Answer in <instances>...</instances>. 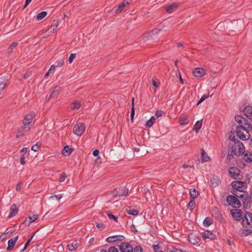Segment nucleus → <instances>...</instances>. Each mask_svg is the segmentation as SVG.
<instances>
[{
    "label": "nucleus",
    "instance_id": "obj_3",
    "mask_svg": "<svg viewBox=\"0 0 252 252\" xmlns=\"http://www.w3.org/2000/svg\"><path fill=\"white\" fill-rule=\"evenodd\" d=\"M243 226L246 228H252V213L247 212L242 219Z\"/></svg>",
    "mask_w": 252,
    "mask_h": 252
},
{
    "label": "nucleus",
    "instance_id": "obj_9",
    "mask_svg": "<svg viewBox=\"0 0 252 252\" xmlns=\"http://www.w3.org/2000/svg\"><path fill=\"white\" fill-rule=\"evenodd\" d=\"M125 239V237L121 235H113L106 238L107 242H114L116 241H122Z\"/></svg>",
    "mask_w": 252,
    "mask_h": 252
},
{
    "label": "nucleus",
    "instance_id": "obj_29",
    "mask_svg": "<svg viewBox=\"0 0 252 252\" xmlns=\"http://www.w3.org/2000/svg\"><path fill=\"white\" fill-rule=\"evenodd\" d=\"M6 82L7 81L5 77L0 78V92L5 88Z\"/></svg>",
    "mask_w": 252,
    "mask_h": 252
},
{
    "label": "nucleus",
    "instance_id": "obj_55",
    "mask_svg": "<svg viewBox=\"0 0 252 252\" xmlns=\"http://www.w3.org/2000/svg\"><path fill=\"white\" fill-rule=\"evenodd\" d=\"M34 234L27 241V242L26 243L25 245L26 246V248H27L28 245H29L30 243L31 242L32 239L33 237L34 236Z\"/></svg>",
    "mask_w": 252,
    "mask_h": 252
},
{
    "label": "nucleus",
    "instance_id": "obj_52",
    "mask_svg": "<svg viewBox=\"0 0 252 252\" xmlns=\"http://www.w3.org/2000/svg\"><path fill=\"white\" fill-rule=\"evenodd\" d=\"M55 197V198H56L58 200H59L60 199H61L62 197H63V195L62 194H58V195H55L54 196H52L50 197V198H52V197Z\"/></svg>",
    "mask_w": 252,
    "mask_h": 252
},
{
    "label": "nucleus",
    "instance_id": "obj_36",
    "mask_svg": "<svg viewBox=\"0 0 252 252\" xmlns=\"http://www.w3.org/2000/svg\"><path fill=\"white\" fill-rule=\"evenodd\" d=\"M47 15L46 12L43 11L39 14H38L36 16V19L38 20H41L43 19Z\"/></svg>",
    "mask_w": 252,
    "mask_h": 252
},
{
    "label": "nucleus",
    "instance_id": "obj_38",
    "mask_svg": "<svg viewBox=\"0 0 252 252\" xmlns=\"http://www.w3.org/2000/svg\"><path fill=\"white\" fill-rule=\"evenodd\" d=\"M209 95L207 94L203 95L200 99L197 102L196 105H199L201 103H202L204 100L209 97Z\"/></svg>",
    "mask_w": 252,
    "mask_h": 252
},
{
    "label": "nucleus",
    "instance_id": "obj_33",
    "mask_svg": "<svg viewBox=\"0 0 252 252\" xmlns=\"http://www.w3.org/2000/svg\"><path fill=\"white\" fill-rule=\"evenodd\" d=\"M189 194L192 199H194L198 196V192L195 190V189H191L189 190Z\"/></svg>",
    "mask_w": 252,
    "mask_h": 252
},
{
    "label": "nucleus",
    "instance_id": "obj_6",
    "mask_svg": "<svg viewBox=\"0 0 252 252\" xmlns=\"http://www.w3.org/2000/svg\"><path fill=\"white\" fill-rule=\"evenodd\" d=\"M85 129L86 128L84 125L83 123H80L74 126L73 132L75 135L81 136L84 133Z\"/></svg>",
    "mask_w": 252,
    "mask_h": 252
},
{
    "label": "nucleus",
    "instance_id": "obj_62",
    "mask_svg": "<svg viewBox=\"0 0 252 252\" xmlns=\"http://www.w3.org/2000/svg\"><path fill=\"white\" fill-rule=\"evenodd\" d=\"M179 80H180V82L182 83V84H184V80L182 79V76H181V73H180L179 74Z\"/></svg>",
    "mask_w": 252,
    "mask_h": 252
},
{
    "label": "nucleus",
    "instance_id": "obj_39",
    "mask_svg": "<svg viewBox=\"0 0 252 252\" xmlns=\"http://www.w3.org/2000/svg\"><path fill=\"white\" fill-rule=\"evenodd\" d=\"M132 107L131 108V112H130V117H131V121L133 120V117L134 115V98H132Z\"/></svg>",
    "mask_w": 252,
    "mask_h": 252
},
{
    "label": "nucleus",
    "instance_id": "obj_18",
    "mask_svg": "<svg viewBox=\"0 0 252 252\" xmlns=\"http://www.w3.org/2000/svg\"><path fill=\"white\" fill-rule=\"evenodd\" d=\"M202 235L204 239H210L212 240L215 239V235L209 231H204L202 232Z\"/></svg>",
    "mask_w": 252,
    "mask_h": 252
},
{
    "label": "nucleus",
    "instance_id": "obj_7",
    "mask_svg": "<svg viewBox=\"0 0 252 252\" xmlns=\"http://www.w3.org/2000/svg\"><path fill=\"white\" fill-rule=\"evenodd\" d=\"M39 216L37 214H32L30 215L28 218L26 219L24 222V224L27 226H29L30 225L35 221L38 218Z\"/></svg>",
    "mask_w": 252,
    "mask_h": 252
},
{
    "label": "nucleus",
    "instance_id": "obj_41",
    "mask_svg": "<svg viewBox=\"0 0 252 252\" xmlns=\"http://www.w3.org/2000/svg\"><path fill=\"white\" fill-rule=\"evenodd\" d=\"M188 206L190 208V210H193L195 206V201L194 199H192L189 201Z\"/></svg>",
    "mask_w": 252,
    "mask_h": 252
},
{
    "label": "nucleus",
    "instance_id": "obj_10",
    "mask_svg": "<svg viewBox=\"0 0 252 252\" xmlns=\"http://www.w3.org/2000/svg\"><path fill=\"white\" fill-rule=\"evenodd\" d=\"M31 128L29 124H23V126L19 130L16 135L17 137H20L24 135L25 133L29 131Z\"/></svg>",
    "mask_w": 252,
    "mask_h": 252
},
{
    "label": "nucleus",
    "instance_id": "obj_63",
    "mask_svg": "<svg viewBox=\"0 0 252 252\" xmlns=\"http://www.w3.org/2000/svg\"><path fill=\"white\" fill-rule=\"evenodd\" d=\"M229 139L231 141H234L235 140V136L234 135H230L229 136Z\"/></svg>",
    "mask_w": 252,
    "mask_h": 252
},
{
    "label": "nucleus",
    "instance_id": "obj_24",
    "mask_svg": "<svg viewBox=\"0 0 252 252\" xmlns=\"http://www.w3.org/2000/svg\"><path fill=\"white\" fill-rule=\"evenodd\" d=\"M60 91L61 88L58 86H56L53 90L52 93H51L50 95V97H57Z\"/></svg>",
    "mask_w": 252,
    "mask_h": 252
},
{
    "label": "nucleus",
    "instance_id": "obj_60",
    "mask_svg": "<svg viewBox=\"0 0 252 252\" xmlns=\"http://www.w3.org/2000/svg\"><path fill=\"white\" fill-rule=\"evenodd\" d=\"M21 183L18 184L16 186V189L17 190H19L21 189Z\"/></svg>",
    "mask_w": 252,
    "mask_h": 252
},
{
    "label": "nucleus",
    "instance_id": "obj_4",
    "mask_svg": "<svg viewBox=\"0 0 252 252\" xmlns=\"http://www.w3.org/2000/svg\"><path fill=\"white\" fill-rule=\"evenodd\" d=\"M232 191H245L246 189V183L241 181H234L231 183Z\"/></svg>",
    "mask_w": 252,
    "mask_h": 252
},
{
    "label": "nucleus",
    "instance_id": "obj_8",
    "mask_svg": "<svg viewBox=\"0 0 252 252\" xmlns=\"http://www.w3.org/2000/svg\"><path fill=\"white\" fill-rule=\"evenodd\" d=\"M119 249L121 252H132L133 248L127 243H122L119 246Z\"/></svg>",
    "mask_w": 252,
    "mask_h": 252
},
{
    "label": "nucleus",
    "instance_id": "obj_59",
    "mask_svg": "<svg viewBox=\"0 0 252 252\" xmlns=\"http://www.w3.org/2000/svg\"><path fill=\"white\" fill-rule=\"evenodd\" d=\"M241 117L240 116H236L235 117V120L237 122H241Z\"/></svg>",
    "mask_w": 252,
    "mask_h": 252
},
{
    "label": "nucleus",
    "instance_id": "obj_47",
    "mask_svg": "<svg viewBox=\"0 0 252 252\" xmlns=\"http://www.w3.org/2000/svg\"><path fill=\"white\" fill-rule=\"evenodd\" d=\"M64 63V61L63 59H61L58 61L57 65L56 66H62Z\"/></svg>",
    "mask_w": 252,
    "mask_h": 252
},
{
    "label": "nucleus",
    "instance_id": "obj_50",
    "mask_svg": "<svg viewBox=\"0 0 252 252\" xmlns=\"http://www.w3.org/2000/svg\"><path fill=\"white\" fill-rule=\"evenodd\" d=\"M108 252H119V251L115 247H112L109 249Z\"/></svg>",
    "mask_w": 252,
    "mask_h": 252
},
{
    "label": "nucleus",
    "instance_id": "obj_46",
    "mask_svg": "<svg viewBox=\"0 0 252 252\" xmlns=\"http://www.w3.org/2000/svg\"><path fill=\"white\" fill-rule=\"evenodd\" d=\"M153 248L155 252H158L160 251V247L158 245H154L153 246Z\"/></svg>",
    "mask_w": 252,
    "mask_h": 252
},
{
    "label": "nucleus",
    "instance_id": "obj_44",
    "mask_svg": "<svg viewBox=\"0 0 252 252\" xmlns=\"http://www.w3.org/2000/svg\"><path fill=\"white\" fill-rule=\"evenodd\" d=\"M75 57H76V54L75 53H71L70 55V56L68 58V62H69V63H71L73 62V61L74 59L75 58Z\"/></svg>",
    "mask_w": 252,
    "mask_h": 252
},
{
    "label": "nucleus",
    "instance_id": "obj_14",
    "mask_svg": "<svg viewBox=\"0 0 252 252\" xmlns=\"http://www.w3.org/2000/svg\"><path fill=\"white\" fill-rule=\"evenodd\" d=\"M179 5V3L177 2H174L167 5L166 7L167 12L168 13H172L177 8Z\"/></svg>",
    "mask_w": 252,
    "mask_h": 252
},
{
    "label": "nucleus",
    "instance_id": "obj_40",
    "mask_svg": "<svg viewBox=\"0 0 252 252\" xmlns=\"http://www.w3.org/2000/svg\"><path fill=\"white\" fill-rule=\"evenodd\" d=\"M66 177V174L64 173H62L61 174H60V178H59V181L60 182H63L65 178Z\"/></svg>",
    "mask_w": 252,
    "mask_h": 252
},
{
    "label": "nucleus",
    "instance_id": "obj_51",
    "mask_svg": "<svg viewBox=\"0 0 252 252\" xmlns=\"http://www.w3.org/2000/svg\"><path fill=\"white\" fill-rule=\"evenodd\" d=\"M75 249V246L73 244L68 245V249L69 251H73Z\"/></svg>",
    "mask_w": 252,
    "mask_h": 252
},
{
    "label": "nucleus",
    "instance_id": "obj_25",
    "mask_svg": "<svg viewBox=\"0 0 252 252\" xmlns=\"http://www.w3.org/2000/svg\"><path fill=\"white\" fill-rule=\"evenodd\" d=\"M72 152V149L71 147L69 146H65L62 151V154L64 156L66 157L69 156Z\"/></svg>",
    "mask_w": 252,
    "mask_h": 252
},
{
    "label": "nucleus",
    "instance_id": "obj_1",
    "mask_svg": "<svg viewBox=\"0 0 252 252\" xmlns=\"http://www.w3.org/2000/svg\"><path fill=\"white\" fill-rule=\"evenodd\" d=\"M236 134L238 137L243 140H248L251 136L250 130L242 126H237Z\"/></svg>",
    "mask_w": 252,
    "mask_h": 252
},
{
    "label": "nucleus",
    "instance_id": "obj_48",
    "mask_svg": "<svg viewBox=\"0 0 252 252\" xmlns=\"http://www.w3.org/2000/svg\"><path fill=\"white\" fill-rule=\"evenodd\" d=\"M25 156L24 154L22 155L20 157V163L22 165H24L25 164Z\"/></svg>",
    "mask_w": 252,
    "mask_h": 252
},
{
    "label": "nucleus",
    "instance_id": "obj_21",
    "mask_svg": "<svg viewBox=\"0 0 252 252\" xmlns=\"http://www.w3.org/2000/svg\"><path fill=\"white\" fill-rule=\"evenodd\" d=\"M243 155V159L248 163L252 162V154L249 151L245 152Z\"/></svg>",
    "mask_w": 252,
    "mask_h": 252
},
{
    "label": "nucleus",
    "instance_id": "obj_12",
    "mask_svg": "<svg viewBox=\"0 0 252 252\" xmlns=\"http://www.w3.org/2000/svg\"><path fill=\"white\" fill-rule=\"evenodd\" d=\"M205 73L204 69L202 67L195 68L192 71L193 75L195 77H203L205 75Z\"/></svg>",
    "mask_w": 252,
    "mask_h": 252
},
{
    "label": "nucleus",
    "instance_id": "obj_20",
    "mask_svg": "<svg viewBox=\"0 0 252 252\" xmlns=\"http://www.w3.org/2000/svg\"><path fill=\"white\" fill-rule=\"evenodd\" d=\"M18 212V209L16 204H13L11 205L10 209L9 218H12L15 216Z\"/></svg>",
    "mask_w": 252,
    "mask_h": 252
},
{
    "label": "nucleus",
    "instance_id": "obj_43",
    "mask_svg": "<svg viewBox=\"0 0 252 252\" xmlns=\"http://www.w3.org/2000/svg\"><path fill=\"white\" fill-rule=\"evenodd\" d=\"M18 45V43L17 42H13L11 45L9 46L8 48V51L9 52H11L13 50V49L16 47H17Z\"/></svg>",
    "mask_w": 252,
    "mask_h": 252
},
{
    "label": "nucleus",
    "instance_id": "obj_57",
    "mask_svg": "<svg viewBox=\"0 0 252 252\" xmlns=\"http://www.w3.org/2000/svg\"><path fill=\"white\" fill-rule=\"evenodd\" d=\"M178 252V249L174 247H171L169 249V252Z\"/></svg>",
    "mask_w": 252,
    "mask_h": 252
},
{
    "label": "nucleus",
    "instance_id": "obj_37",
    "mask_svg": "<svg viewBox=\"0 0 252 252\" xmlns=\"http://www.w3.org/2000/svg\"><path fill=\"white\" fill-rule=\"evenodd\" d=\"M212 221L209 218H207L204 220L203 223L204 226L208 227L210 226L212 224Z\"/></svg>",
    "mask_w": 252,
    "mask_h": 252
},
{
    "label": "nucleus",
    "instance_id": "obj_2",
    "mask_svg": "<svg viewBox=\"0 0 252 252\" xmlns=\"http://www.w3.org/2000/svg\"><path fill=\"white\" fill-rule=\"evenodd\" d=\"M231 151L234 155L241 156L245 152V146L242 142H238L232 146Z\"/></svg>",
    "mask_w": 252,
    "mask_h": 252
},
{
    "label": "nucleus",
    "instance_id": "obj_61",
    "mask_svg": "<svg viewBox=\"0 0 252 252\" xmlns=\"http://www.w3.org/2000/svg\"><path fill=\"white\" fill-rule=\"evenodd\" d=\"M31 74V72H27L24 76V78H27L29 76H30Z\"/></svg>",
    "mask_w": 252,
    "mask_h": 252
},
{
    "label": "nucleus",
    "instance_id": "obj_15",
    "mask_svg": "<svg viewBox=\"0 0 252 252\" xmlns=\"http://www.w3.org/2000/svg\"><path fill=\"white\" fill-rule=\"evenodd\" d=\"M189 241L190 244L196 245L199 242V239L195 234H190L188 237Z\"/></svg>",
    "mask_w": 252,
    "mask_h": 252
},
{
    "label": "nucleus",
    "instance_id": "obj_17",
    "mask_svg": "<svg viewBox=\"0 0 252 252\" xmlns=\"http://www.w3.org/2000/svg\"><path fill=\"white\" fill-rule=\"evenodd\" d=\"M229 174L233 178H236L240 174L239 170L236 167H231L229 170Z\"/></svg>",
    "mask_w": 252,
    "mask_h": 252
},
{
    "label": "nucleus",
    "instance_id": "obj_26",
    "mask_svg": "<svg viewBox=\"0 0 252 252\" xmlns=\"http://www.w3.org/2000/svg\"><path fill=\"white\" fill-rule=\"evenodd\" d=\"M126 211L127 214L133 216H136L138 215L139 213V211L137 210L132 208L131 207H126Z\"/></svg>",
    "mask_w": 252,
    "mask_h": 252
},
{
    "label": "nucleus",
    "instance_id": "obj_64",
    "mask_svg": "<svg viewBox=\"0 0 252 252\" xmlns=\"http://www.w3.org/2000/svg\"><path fill=\"white\" fill-rule=\"evenodd\" d=\"M27 148L25 147V148H22V149L21 150L20 152L21 153H24L27 152Z\"/></svg>",
    "mask_w": 252,
    "mask_h": 252
},
{
    "label": "nucleus",
    "instance_id": "obj_11",
    "mask_svg": "<svg viewBox=\"0 0 252 252\" xmlns=\"http://www.w3.org/2000/svg\"><path fill=\"white\" fill-rule=\"evenodd\" d=\"M129 4V3L127 1H124L121 3L116 10V12L119 13L126 10L128 8Z\"/></svg>",
    "mask_w": 252,
    "mask_h": 252
},
{
    "label": "nucleus",
    "instance_id": "obj_45",
    "mask_svg": "<svg viewBox=\"0 0 252 252\" xmlns=\"http://www.w3.org/2000/svg\"><path fill=\"white\" fill-rule=\"evenodd\" d=\"M40 146L38 145V143L34 144L32 147V150L34 152H37L39 150Z\"/></svg>",
    "mask_w": 252,
    "mask_h": 252
},
{
    "label": "nucleus",
    "instance_id": "obj_53",
    "mask_svg": "<svg viewBox=\"0 0 252 252\" xmlns=\"http://www.w3.org/2000/svg\"><path fill=\"white\" fill-rule=\"evenodd\" d=\"M96 226L98 228L100 229H103L104 228V224L103 223H96Z\"/></svg>",
    "mask_w": 252,
    "mask_h": 252
},
{
    "label": "nucleus",
    "instance_id": "obj_58",
    "mask_svg": "<svg viewBox=\"0 0 252 252\" xmlns=\"http://www.w3.org/2000/svg\"><path fill=\"white\" fill-rule=\"evenodd\" d=\"M136 252H142V249L140 247H136L135 249Z\"/></svg>",
    "mask_w": 252,
    "mask_h": 252
},
{
    "label": "nucleus",
    "instance_id": "obj_5",
    "mask_svg": "<svg viewBox=\"0 0 252 252\" xmlns=\"http://www.w3.org/2000/svg\"><path fill=\"white\" fill-rule=\"evenodd\" d=\"M227 202L233 208H239L241 206L239 200L234 196L228 195L226 198Z\"/></svg>",
    "mask_w": 252,
    "mask_h": 252
},
{
    "label": "nucleus",
    "instance_id": "obj_19",
    "mask_svg": "<svg viewBox=\"0 0 252 252\" xmlns=\"http://www.w3.org/2000/svg\"><path fill=\"white\" fill-rule=\"evenodd\" d=\"M243 113L248 118H252V106H246L243 110Z\"/></svg>",
    "mask_w": 252,
    "mask_h": 252
},
{
    "label": "nucleus",
    "instance_id": "obj_35",
    "mask_svg": "<svg viewBox=\"0 0 252 252\" xmlns=\"http://www.w3.org/2000/svg\"><path fill=\"white\" fill-rule=\"evenodd\" d=\"M179 122L181 125L187 124L189 122V119L188 117H181L179 119Z\"/></svg>",
    "mask_w": 252,
    "mask_h": 252
},
{
    "label": "nucleus",
    "instance_id": "obj_23",
    "mask_svg": "<svg viewBox=\"0 0 252 252\" xmlns=\"http://www.w3.org/2000/svg\"><path fill=\"white\" fill-rule=\"evenodd\" d=\"M252 233V230L249 228L242 229L239 230V234L241 236H248Z\"/></svg>",
    "mask_w": 252,
    "mask_h": 252
},
{
    "label": "nucleus",
    "instance_id": "obj_31",
    "mask_svg": "<svg viewBox=\"0 0 252 252\" xmlns=\"http://www.w3.org/2000/svg\"><path fill=\"white\" fill-rule=\"evenodd\" d=\"M128 192V189L126 188H122L120 189L119 191V195L120 196H126Z\"/></svg>",
    "mask_w": 252,
    "mask_h": 252
},
{
    "label": "nucleus",
    "instance_id": "obj_16",
    "mask_svg": "<svg viewBox=\"0 0 252 252\" xmlns=\"http://www.w3.org/2000/svg\"><path fill=\"white\" fill-rule=\"evenodd\" d=\"M18 239V236H17L16 237L10 239L8 241V247L7 248V250L8 251H11L13 249Z\"/></svg>",
    "mask_w": 252,
    "mask_h": 252
},
{
    "label": "nucleus",
    "instance_id": "obj_56",
    "mask_svg": "<svg viewBox=\"0 0 252 252\" xmlns=\"http://www.w3.org/2000/svg\"><path fill=\"white\" fill-rule=\"evenodd\" d=\"M99 152L98 150H95L93 151V154L94 156L97 157L98 156Z\"/></svg>",
    "mask_w": 252,
    "mask_h": 252
},
{
    "label": "nucleus",
    "instance_id": "obj_34",
    "mask_svg": "<svg viewBox=\"0 0 252 252\" xmlns=\"http://www.w3.org/2000/svg\"><path fill=\"white\" fill-rule=\"evenodd\" d=\"M81 106V103L79 101H74L72 105L71 109L73 110L78 109Z\"/></svg>",
    "mask_w": 252,
    "mask_h": 252
},
{
    "label": "nucleus",
    "instance_id": "obj_30",
    "mask_svg": "<svg viewBox=\"0 0 252 252\" xmlns=\"http://www.w3.org/2000/svg\"><path fill=\"white\" fill-rule=\"evenodd\" d=\"M156 121V118L154 116H152L149 120H148L146 124V126L147 127H151L155 123Z\"/></svg>",
    "mask_w": 252,
    "mask_h": 252
},
{
    "label": "nucleus",
    "instance_id": "obj_54",
    "mask_svg": "<svg viewBox=\"0 0 252 252\" xmlns=\"http://www.w3.org/2000/svg\"><path fill=\"white\" fill-rule=\"evenodd\" d=\"M152 82L153 85L155 88H158V84L154 79H152Z\"/></svg>",
    "mask_w": 252,
    "mask_h": 252
},
{
    "label": "nucleus",
    "instance_id": "obj_42",
    "mask_svg": "<svg viewBox=\"0 0 252 252\" xmlns=\"http://www.w3.org/2000/svg\"><path fill=\"white\" fill-rule=\"evenodd\" d=\"M163 114V111L161 110H158L155 113V116L156 117V118H158L161 117Z\"/></svg>",
    "mask_w": 252,
    "mask_h": 252
},
{
    "label": "nucleus",
    "instance_id": "obj_32",
    "mask_svg": "<svg viewBox=\"0 0 252 252\" xmlns=\"http://www.w3.org/2000/svg\"><path fill=\"white\" fill-rule=\"evenodd\" d=\"M232 193L235 196L236 198L238 197L242 198L244 196L245 191H232Z\"/></svg>",
    "mask_w": 252,
    "mask_h": 252
},
{
    "label": "nucleus",
    "instance_id": "obj_27",
    "mask_svg": "<svg viewBox=\"0 0 252 252\" xmlns=\"http://www.w3.org/2000/svg\"><path fill=\"white\" fill-rule=\"evenodd\" d=\"M202 126V119L200 121H197L195 124L193 129L196 132V133H198L200 129L201 128Z\"/></svg>",
    "mask_w": 252,
    "mask_h": 252
},
{
    "label": "nucleus",
    "instance_id": "obj_22",
    "mask_svg": "<svg viewBox=\"0 0 252 252\" xmlns=\"http://www.w3.org/2000/svg\"><path fill=\"white\" fill-rule=\"evenodd\" d=\"M33 117L34 114L33 113L27 114L23 120V124L30 125L32 122Z\"/></svg>",
    "mask_w": 252,
    "mask_h": 252
},
{
    "label": "nucleus",
    "instance_id": "obj_49",
    "mask_svg": "<svg viewBox=\"0 0 252 252\" xmlns=\"http://www.w3.org/2000/svg\"><path fill=\"white\" fill-rule=\"evenodd\" d=\"M108 217L109 219H113L115 221L117 222L118 220L117 217L114 216L113 215L108 214Z\"/></svg>",
    "mask_w": 252,
    "mask_h": 252
},
{
    "label": "nucleus",
    "instance_id": "obj_13",
    "mask_svg": "<svg viewBox=\"0 0 252 252\" xmlns=\"http://www.w3.org/2000/svg\"><path fill=\"white\" fill-rule=\"evenodd\" d=\"M230 213L233 219L236 220H239L242 218V212L240 210H232Z\"/></svg>",
    "mask_w": 252,
    "mask_h": 252
},
{
    "label": "nucleus",
    "instance_id": "obj_28",
    "mask_svg": "<svg viewBox=\"0 0 252 252\" xmlns=\"http://www.w3.org/2000/svg\"><path fill=\"white\" fill-rule=\"evenodd\" d=\"M201 158L202 162H208L210 161V158L208 155L205 152V151L202 149L201 150Z\"/></svg>",
    "mask_w": 252,
    "mask_h": 252
}]
</instances>
